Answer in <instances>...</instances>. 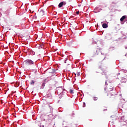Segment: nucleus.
<instances>
[{
	"label": "nucleus",
	"instance_id": "1",
	"mask_svg": "<svg viewBox=\"0 0 127 127\" xmlns=\"http://www.w3.org/2000/svg\"><path fill=\"white\" fill-rule=\"evenodd\" d=\"M23 64H24V65L28 66V65H32V64H34V62L31 61V60H26L23 62Z\"/></svg>",
	"mask_w": 127,
	"mask_h": 127
},
{
	"label": "nucleus",
	"instance_id": "2",
	"mask_svg": "<svg viewBox=\"0 0 127 127\" xmlns=\"http://www.w3.org/2000/svg\"><path fill=\"white\" fill-rule=\"evenodd\" d=\"M53 110H54V109L53 108V107L51 106H49V109H48L47 111V115H48V116H50V115H52V113H53Z\"/></svg>",
	"mask_w": 127,
	"mask_h": 127
},
{
	"label": "nucleus",
	"instance_id": "3",
	"mask_svg": "<svg viewBox=\"0 0 127 127\" xmlns=\"http://www.w3.org/2000/svg\"><path fill=\"white\" fill-rule=\"evenodd\" d=\"M100 53H101V51H100V50L98 49L96 51H95L93 52V57H95V56H97V55H99Z\"/></svg>",
	"mask_w": 127,
	"mask_h": 127
},
{
	"label": "nucleus",
	"instance_id": "4",
	"mask_svg": "<svg viewBox=\"0 0 127 127\" xmlns=\"http://www.w3.org/2000/svg\"><path fill=\"white\" fill-rule=\"evenodd\" d=\"M45 12L43 9L39 10V16H43V15H44Z\"/></svg>",
	"mask_w": 127,
	"mask_h": 127
},
{
	"label": "nucleus",
	"instance_id": "5",
	"mask_svg": "<svg viewBox=\"0 0 127 127\" xmlns=\"http://www.w3.org/2000/svg\"><path fill=\"white\" fill-rule=\"evenodd\" d=\"M65 4H66V2H64V1H62L59 4V7H63L64 5H65Z\"/></svg>",
	"mask_w": 127,
	"mask_h": 127
},
{
	"label": "nucleus",
	"instance_id": "6",
	"mask_svg": "<svg viewBox=\"0 0 127 127\" xmlns=\"http://www.w3.org/2000/svg\"><path fill=\"white\" fill-rule=\"evenodd\" d=\"M74 45L73 42H68L67 43V46L68 47H72V46Z\"/></svg>",
	"mask_w": 127,
	"mask_h": 127
},
{
	"label": "nucleus",
	"instance_id": "7",
	"mask_svg": "<svg viewBox=\"0 0 127 127\" xmlns=\"http://www.w3.org/2000/svg\"><path fill=\"white\" fill-rule=\"evenodd\" d=\"M100 64H103V63H102V62H99L98 64L99 69H101V70H102V71H103V68H102V65Z\"/></svg>",
	"mask_w": 127,
	"mask_h": 127
},
{
	"label": "nucleus",
	"instance_id": "8",
	"mask_svg": "<svg viewBox=\"0 0 127 127\" xmlns=\"http://www.w3.org/2000/svg\"><path fill=\"white\" fill-rule=\"evenodd\" d=\"M57 91H58V92H59V93H61V92H63V88H62V87H59L58 88Z\"/></svg>",
	"mask_w": 127,
	"mask_h": 127
},
{
	"label": "nucleus",
	"instance_id": "9",
	"mask_svg": "<svg viewBox=\"0 0 127 127\" xmlns=\"http://www.w3.org/2000/svg\"><path fill=\"white\" fill-rule=\"evenodd\" d=\"M108 25L107 23H104L103 25H102V27L103 28H107Z\"/></svg>",
	"mask_w": 127,
	"mask_h": 127
},
{
	"label": "nucleus",
	"instance_id": "10",
	"mask_svg": "<svg viewBox=\"0 0 127 127\" xmlns=\"http://www.w3.org/2000/svg\"><path fill=\"white\" fill-rule=\"evenodd\" d=\"M126 17H127V16H123L122 17H121L120 19L121 21H124V20L126 19Z\"/></svg>",
	"mask_w": 127,
	"mask_h": 127
},
{
	"label": "nucleus",
	"instance_id": "11",
	"mask_svg": "<svg viewBox=\"0 0 127 127\" xmlns=\"http://www.w3.org/2000/svg\"><path fill=\"white\" fill-rule=\"evenodd\" d=\"M113 91V88H109V89L107 91V93H109V92H112Z\"/></svg>",
	"mask_w": 127,
	"mask_h": 127
},
{
	"label": "nucleus",
	"instance_id": "12",
	"mask_svg": "<svg viewBox=\"0 0 127 127\" xmlns=\"http://www.w3.org/2000/svg\"><path fill=\"white\" fill-rule=\"evenodd\" d=\"M69 93H70V94H74V90H73V89H70V90H69Z\"/></svg>",
	"mask_w": 127,
	"mask_h": 127
},
{
	"label": "nucleus",
	"instance_id": "13",
	"mask_svg": "<svg viewBox=\"0 0 127 127\" xmlns=\"http://www.w3.org/2000/svg\"><path fill=\"white\" fill-rule=\"evenodd\" d=\"M75 76H77V77H78V76H80V72H76V73H75Z\"/></svg>",
	"mask_w": 127,
	"mask_h": 127
},
{
	"label": "nucleus",
	"instance_id": "14",
	"mask_svg": "<svg viewBox=\"0 0 127 127\" xmlns=\"http://www.w3.org/2000/svg\"><path fill=\"white\" fill-rule=\"evenodd\" d=\"M93 100H94V101H97V100H98V97H94L93 98Z\"/></svg>",
	"mask_w": 127,
	"mask_h": 127
},
{
	"label": "nucleus",
	"instance_id": "15",
	"mask_svg": "<svg viewBox=\"0 0 127 127\" xmlns=\"http://www.w3.org/2000/svg\"><path fill=\"white\" fill-rule=\"evenodd\" d=\"M103 75H107V72L103 70V73H102Z\"/></svg>",
	"mask_w": 127,
	"mask_h": 127
},
{
	"label": "nucleus",
	"instance_id": "16",
	"mask_svg": "<svg viewBox=\"0 0 127 127\" xmlns=\"http://www.w3.org/2000/svg\"><path fill=\"white\" fill-rule=\"evenodd\" d=\"M34 83H35V81H34V80H32L31 85H34Z\"/></svg>",
	"mask_w": 127,
	"mask_h": 127
},
{
	"label": "nucleus",
	"instance_id": "17",
	"mask_svg": "<svg viewBox=\"0 0 127 127\" xmlns=\"http://www.w3.org/2000/svg\"><path fill=\"white\" fill-rule=\"evenodd\" d=\"M85 107H86V103H83V107L85 108Z\"/></svg>",
	"mask_w": 127,
	"mask_h": 127
},
{
	"label": "nucleus",
	"instance_id": "18",
	"mask_svg": "<svg viewBox=\"0 0 127 127\" xmlns=\"http://www.w3.org/2000/svg\"><path fill=\"white\" fill-rule=\"evenodd\" d=\"M42 87H45V83H42Z\"/></svg>",
	"mask_w": 127,
	"mask_h": 127
},
{
	"label": "nucleus",
	"instance_id": "19",
	"mask_svg": "<svg viewBox=\"0 0 127 127\" xmlns=\"http://www.w3.org/2000/svg\"><path fill=\"white\" fill-rule=\"evenodd\" d=\"M76 14H79V11H77V12H76Z\"/></svg>",
	"mask_w": 127,
	"mask_h": 127
},
{
	"label": "nucleus",
	"instance_id": "20",
	"mask_svg": "<svg viewBox=\"0 0 127 127\" xmlns=\"http://www.w3.org/2000/svg\"><path fill=\"white\" fill-rule=\"evenodd\" d=\"M96 73H100V71H99V70H97V71H96Z\"/></svg>",
	"mask_w": 127,
	"mask_h": 127
},
{
	"label": "nucleus",
	"instance_id": "21",
	"mask_svg": "<svg viewBox=\"0 0 127 127\" xmlns=\"http://www.w3.org/2000/svg\"><path fill=\"white\" fill-rule=\"evenodd\" d=\"M105 84H107V81H106Z\"/></svg>",
	"mask_w": 127,
	"mask_h": 127
}]
</instances>
